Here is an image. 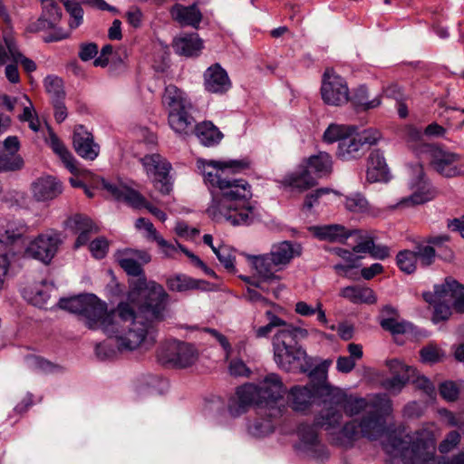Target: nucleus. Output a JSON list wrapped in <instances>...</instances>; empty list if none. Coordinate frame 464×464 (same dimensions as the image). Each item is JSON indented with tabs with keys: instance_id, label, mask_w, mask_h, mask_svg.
I'll use <instances>...</instances> for the list:
<instances>
[{
	"instance_id": "nucleus-1",
	"label": "nucleus",
	"mask_w": 464,
	"mask_h": 464,
	"mask_svg": "<svg viewBox=\"0 0 464 464\" xmlns=\"http://www.w3.org/2000/svg\"><path fill=\"white\" fill-rule=\"evenodd\" d=\"M116 258L129 276H136L129 282L126 301L108 311L104 301L93 294H83L61 298L59 307L77 314L89 329H102L110 338H114L120 352L139 347L150 349L156 343V329L151 320L136 314L134 307L152 320L163 321L170 316L169 295L160 284L147 280L142 268L151 259L147 251L127 248L119 251Z\"/></svg>"
},
{
	"instance_id": "nucleus-2",
	"label": "nucleus",
	"mask_w": 464,
	"mask_h": 464,
	"mask_svg": "<svg viewBox=\"0 0 464 464\" xmlns=\"http://www.w3.org/2000/svg\"><path fill=\"white\" fill-rule=\"evenodd\" d=\"M343 399L339 403H329L326 411L316 415L314 424L302 423L299 425L297 434L299 441L296 449L317 459H324L328 457L326 447L319 439L317 429L324 428L331 431L339 427L343 418L341 410L345 413L353 416L364 412L360 422L352 420L346 423L341 430L340 443H344L343 439L351 441L361 433L362 437L369 440H377L385 431L384 416L392 411V401L386 394H378L371 401L363 398L347 396L342 390Z\"/></svg>"
},
{
	"instance_id": "nucleus-3",
	"label": "nucleus",
	"mask_w": 464,
	"mask_h": 464,
	"mask_svg": "<svg viewBox=\"0 0 464 464\" xmlns=\"http://www.w3.org/2000/svg\"><path fill=\"white\" fill-rule=\"evenodd\" d=\"M197 167L207 186L219 190L212 192V200L207 208L208 217L216 221L226 220L233 226H248L256 218V207L251 201L252 191L248 182L230 179L229 172H239L249 168L246 160L207 161L198 160Z\"/></svg>"
},
{
	"instance_id": "nucleus-4",
	"label": "nucleus",
	"mask_w": 464,
	"mask_h": 464,
	"mask_svg": "<svg viewBox=\"0 0 464 464\" xmlns=\"http://www.w3.org/2000/svg\"><path fill=\"white\" fill-rule=\"evenodd\" d=\"M436 428L427 424L406 436L408 440L394 433H388L382 441L390 455H400L403 464H464V451L450 458L436 455Z\"/></svg>"
},
{
	"instance_id": "nucleus-5",
	"label": "nucleus",
	"mask_w": 464,
	"mask_h": 464,
	"mask_svg": "<svg viewBox=\"0 0 464 464\" xmlns=\"http://www.w3.org/2000/svg\"><path fill=\"white\" fill-rule=\"evenodd\" d=\"M285 392L282 378L277 373H268L256 383L247 382L237 387L235 395L228 400L227 411L232 418H237L251 405H256L259 411H269L271 417H280V401Z\"/></svg>"
},
{
	"instance_id": "nucleus-6",
	"label": "nucleus",
	"mask_w": 464,
	"mask_h": 464,
	"mask_svg": "<svg viewBox=\"0 0 464 464\" xmlns=\"http://www.w3.org/2000/svg\"><path fill=\"white\" fill-rule=\"evenodd\" d=\"M343 399L341 389L325 384L295 385L287 392L290 408L302 414H308L314 405H323L320 415L326 411L329 403H339Z\"/></svg>"
},
{
	"instance_id": "nucleus-7",
	"label": "nucleus",
	"mask_w": 464,
	"mask_h": 464,
	"mask_svg": "<svg viewBox=\"0 0 464 464\" xmlns=\"http://www.w3.org/2000/svg\"><path fill=\"white\" fill-rule=\"evenodd\" d=\"M302 250L299 243L285 240L272 245L269 253L248 256L247 260L257 276L270 280H280L276 272L282 271L295 257L300 256Z\"/></svg>"
},
{
	"instance_id": "nucleus-8",
	"label": "nucleus",
	"mask_w": 464,
	"mask_h": 464,
	"mask_svg": "<svg viewBox=\"0 0 464 464\" xmlns=\"http://www.w3.org/2000/svg\"><path fill=\"white\" fill-rule=\"evenodd\" d=\"M418 154L429 160L441 176L454 178L464 175V157L436 144L420 143Z\"/></svg>"
},
{
	"instance_id": "nucleus-9",
	"label": "nucleus",
	"mask_w": 464,
	"mask_h": 464,
	"mask_svg": "<svg viewBox=\"0 0 464 464\" xmlns=\"http://www.w3.org/2000/svg\"><path fill=\"white\" fill-rule=\"evenodd\" d=\"M198 351L194 345L171 340L163 343L158 351L159 361L176 368H187L198 360Z\"/></svg>"
},
{
	"instance_id": "nucleus-10",
	"label": "nucleus",
	"mask_w": 464,
	"mask_h": 464,
	"mask_svg": "<svg viewBox=\"0 0 464 464\" xmlns=\"http://www.w3.org/2000/svg\"><path fill=\"white\" fill-rule=\"evenodd\" d=\"M140 162L154 187L162 194H169L172 190V180L169 175L171 164L160 154L145 155Z\"/></svg>"
},
{
	"instance_id": "nucleus-11",
	"label": "nucleus",
	"mask_w": 464,
	"mask_h": 464,
	"mask_svg": "<svg viewBox=\"0 0 464 464\" xmlns=\"http://www.w3.org/2000/svg\"><path fill=\"white\" fill-rule=\"evenodd\" d=\"M323 101L332 106H341L349 100V88L345 80L336 74L333 69L324 72L321 86Z\"/></svg>"
},
{
	"instance_id": "nucleus-12",
	"label": "nucleus",
	"mask_w": 464,
	"mask_h": 464,
	"mask_svg": "<svg viewBox=\"0 0 464 464\" xmlns=\"http://www.w3.org/2000/svg\"><path fill=\"white\" fill-rule=\"evenodd\" d=\"M274 360L276 365L285 371L291 372H309L314 374L312 371L311 358L307 356L305 351L297 343L291 348H286L281 353H275Z\"/></svg>"
},
{
	"instance_id": "nucleus-13",
	"label": "nucleus",
	"mask_w": 464,
	"mask_h": 464,
	"mask_svg": "<svg viewBox=\"0 0 464 464\" xmlns=\"http://www.w3.org/2000/svg\"><path fill=\"white\" fill-rule=\"evenodd\" d=\"M22 235L16 223L7 218H0V289L8 275L10 260L7 248Z\"/></svg>"
},
{
	"instance_id": "nucleus-14",
	"label": "nucleus",
	"mask_w": 464,
	"mask_h": 464,
	"mask_svg": "<svg viewBox=\"0 0 464 464\" xmlns=\"http://www.w3.org/2000/svg\"><path fill=\"white\" fill-rule=\"evenodd\" d=\"M60 244V234L54 231H47L40 234L29 243L26 247V254L44 264H49L54 257Z\"/></svg>"
},
{
	"instance_id": "nucleus-15",
	"label": "nucleus",
	"mask_w": 464,
	"mask_h": 464,
	"mask_svg": "<svg viewBox=\"0 0 464 464\" xmlns=\"http://www.w3.org/2000/svg\"><path fill=\"white\" fill-rule=\"evenodd\" d=\"M414 171L416 177L410 183L412 193L409 197L401 198L397 204L398 207L403 208L424 204L433 199L436 196V190L424 178L422 167L416 166Z\"/></svg>"
},
{
	"instance_id": "nucleus-16",
	"label": "nucleus",
	"mask_w": 464,
	"mask_h": 464,
	"mask_svg": "<svg viewBox=\"0 0 464 464\" xmlns=\"http://www.w3.org/2000/svg\"><path fill=\"white\" fill-rule=\"evenodd\" d=\"M31 191L36 201L46 202L57 198L63 192V186L56 178L44 176L32 183Z\"/></svg>"
},
{
	"instance_id": "nucleus-17",
	"label": "nucleus",
	"mask_w": 464,
	"mask_h": 464,
	"mask_svg": "<svg viewBox=\"0 0 464 464\" xmlns=\"http://www.w3.org/2000/svg\"><path fill=\"white\" fill-rule=\"evenodd\" d=\"M435 296L439 299H449L453 308L464 313V285L450 277L441 285H435Z\"/></svg>"
},
{
	"instance_id": "nucleus-18",
	"label": "nucleus",
	"mask_w": 464,
	"mask_h": 464,
	"mask_svg": "<svg viewBox=\"0 0 464 464\" xmlns=\"http://www.w3.org/2000/svg\"><path fill=\"white\" fill-rule=\"evenodd\" d=\"M204 87L211 93L222 94L231 88V82L219 63L209 66L204 72Z\"/></svg>"
},
{
	"instance_id": "nucleus-19",
	"label": "nucleus",
	"mask_w": 464,
	"mask_h": 464,
	"mask_svg": "<svg viewBox=\"0 0 464 464\" xmlns=\"http://www.w3.org/2000/svg\"><path fill=\"white\" fill-rule=\"evenodd\" d=\"M102 188L116 200L123 201L133 208H142L147 203L146 198L137 190L122 185L112 184L104 179L101 180Z\"/></svg>"
},
{
	"instance_id": "nucleus-20",
	"label": "nucleus",
	"mask_w": 464,
	"mask_h": 464,
	"mask_svg": "<svg viewBox=\"0 0 464 464\" xmlns=\"http://www.w3.org/2000/svg\"><path fill=\"white\" fill-rule=\"evenodd\" d=\"M42 14L30 24L31 32L47 31L55 29L62 17L61 9L53 0H42Z\"/></svg>"
},
{
	"instance_id": "nucleus-21",
	"label": "nucleus",
	"mask_w": 464,
	"mask_h": 464,
	"mask_svg": "<svg viewBox=\"0 0 464 464\" xmlns=\"http://www.w3.org/2000/svg\"><path fill=\"white\" fill-rule=\"evenodd\" d=\"M388 367L393 373V377L384 382V386L392 392H399L407 382H411V376L415 374V369L404 364L398 359L388 362Z\"/></svg>"
},
{
	"instance_id": "nucleus-22",
	"label": "nucleus",
	"mask_w": 464,
	"mask_h": 464,
	"mask_svg": "<svg viewBox=\"0 0 464 464\" xmlns=\"http://www.w3.org/2000/svg\"><path fill=\"white\" fill-rule=\"evenodd\" d=\"M307 336L305 329L296 326H286L277 330L272 339L273 353H281L286 348H291L293 345L298 343V338H304Z\"/></svg>"
},
{
	"instance_id": "nucleus-23",
	"label": "nucleus",
	"mask_w": 464,
	"mask_h": 464,
	"mask_svg": "<svg viewBox=\"0 0 464 464\" xmlns=\"http://www.w3.org/2000/svg\"><path fill=\"white\" fill-rule=\"evenodd\" d=\"M73 147L77 154L88 160H95L99 155V145L94 143L91 133L82 126L75 129L73 133Z\"/></svg>"
},
{
	"instance_id": "nucleus-24",
	"label": "nucleus",
	"mask_w": 464,
	"mask_h": 464,
	"mask_svg": "<svg viewBox=\"0 0 464 464\" xmlns=\"http://www.w3.org/2000/svg\"><path fill=\"white\" fill-rule=\"evenodd\" d=\"M279 182L283 187L291 190L304 191L314 187L316 180L310 170L301 164L295 171L285 175Z\"/></svg>"
},
{
	"instance_id": "nucleus-25",
	"label": "nucleus",
	"mask_w": 464,
	"mask_h": 464,
	"mask_svg": "<svg viewBox=\"0 0 464 464\" xmlns=\"http://www.w3.org/2000/svg\"><path fill=\"white\" fill-rule=\"evenodd\" d=\"M167 287L172 292L183 293L190 290H212L213 285L206 280L195 279L184 274L169 276L166 282Z\"/></svg>"
},
{
	"instance_id": "nucleus-26",
	"label": "nucleus",
	"mask_w": 464,
	"mask_h": 464,
	"mask_svg": "<svg viewBox=\"0 0 464 464\" xmlns=\"http://www.w3.org/2000/svg\"><path fill=\"white\" fill-rule=\"evenodd\" d=\"M190 109H172L169 111V125L171 130L181 137L193 133L196 129L195 120L188 113Z\"/></svg>"
},
{
	"instance_id": "nucleus-27",
	"label": "nucleus",
	"mask_w": 464,
	"mask_h": 464,
	"mask_svg": "<svg viewBox=\"0 0 464 464\" xmlns=\"http://www.w3.org/2000/svg\"><path fill=\"white\" fill-rule=\"evenodd\" d=\"M70 14L69 26L71 29L79 27L83 21V10L81 4L87 3L97 6L101 10H113L104 0H61Z\"/></svg>"
},
{
	"instance_id": "nucleus-28",
	"label": "nucleus",
	"mask_w": 464,
	"mask_h": 464,
	"mask_svg": "<svg viewBox=\"0 0 464 464\" xmlns=\"http://www.w3.org/2000/svg\"><path fill=\"white\" fill-rule=\"evenodd\" d=\"M366 179L369 182H386L389 179V169L383 154L376 150L368 158Z\"/></svg>"
},
{
	"instance_id": "nucleus-29",
	"label": "nucleus",
	"mask_w": 464,
	"mask_h": 464,
	"mask_svg": "<svg viewBox=\"0 0 464 464\" xmlns=\"http://www.w3.org/2000/svg\"><path fill=\"white\" fill-rule=\"evenodd\" d=\"M311 231L320 240L340 243L344 242L351 236L357 233L356 231L348 230L343 226L336 224L315 226L311 227Z\"/></svg>"
},
{
	"instance_id": "nucleus-30",
	"label": "nucleus",
	"mask_w": 464,
	"mask_h": 464,
	"mask_svg": "<svg viewBox=\"0 0 464 464\" xmlns=\"http://www.w3.org/2000/svg\"><path fill=\"white\" fill-rule=\"evenodd\" d=\"M170 14L181 25H190L194 28L198 26L202 19L201 12L195 4L189 6L176 4L170 9Z\"/></svg>"
},
{
	"instance_id": "nucleus-31",
	"label": "nucleus",
	"mask_w": 464,
	"mask_h": 464,
	"mask_svg": "<svg viewBox=\"0 0 464 464\" xmlns=\"http://www.w3.org/2000/svg\"><path fill=\"white\" fill-rule=\"evenodd\" d=\"M54 285L47 281H42L23 290L24 297L32 304L43 307L51 296Z\"/></svg>"
},
{
	"instance_id": "nucleus-32",
	"label": "nucleus",
	"mask_w": 464,
	"mask_h": 464,
	"mask_svg": "<svg viewBox=\"0 0 464 464\" xmlns=\"http://www.w3.org/2000/svg\"><path fill=\"white\" fill-rule=\"evenodd\" d=\"M310 172L317 178L329 175L333 170V160L327 152L320 151L316 155L310 156L304 163H302Z\"/></svg>"
},
{
	"instance_id": "nucleus-33",
	"label": "nucleus",
	"mask_w": 464,
	"mask_h": 464,
	"mask_svg": "<svg viewBox=\"0 0 464 464\" xmlns=\"http://www.w3.org/2000/svg\"><path fill=\"white\" fill-rule=\"evenodd\" d=\"M259 417L247 425V432L255 438H263L275 430V420L278 417H271L269 411H259Z\"/></svg>"
},
{
	"instance_id": "nucleus-34",
	"label": "nucleus",
	"mask_w": 464,
	"mask_h": 464,
	"mask_svg": "<svg viewBox=\"0 0 464 464\" xmlns=\"http://www.w3.org/2000/svg\"><path fill=\"white\" fill-rule=\"evenodd\" d=\"M340 295L353 304H374L377 300L372 289L360 285L346 286L341 290Z\"/></svg>"
},
{
	"instance_id": "nucleus-35",
	"label": "nucleus",
	"mask_w": 464,
	"mask_h": 464,
	"mask_svg": "<svg viewBox=\"0 0 464 464\" xmlns=\"http://www.w3.org/2000/svg\"><path fill=\"white\" fill-rule=\"evenodd\" d=\"M174 48L179 54L196 56L203 48V43L198 34H185L175 40Z\"/></svg>"
},
{
	"instance_id": "nucleus-36",
	"label": "nucleus",
	"mask_w": 464,
	"mask_h": 464,
	"mask_svg": "<svg viewBox=\"0 0 464 464\" xmlns=\"http://www.w3.org/2000/svg\"><path fill=\"white\" fill-rule=\"evenodd\" d=\"M163 102L169 110L172 109H191L192 104L188 95L173 84L166 86Z\"/></svg>"
},
{
	"instance_id": "nucleus-37",
	"label": "nucleus",
	"mask_w": 464,
	"mask_h": 464,
	"mask_svg": "<svg viewBox=\"0 0 464 464\" xmlns=\"http://www.w3.org/2000/svg\"><path fill=\"white\" fill-rule=\"evenodd\" d=\"M195 132L201 144L212 147L219 143L222 132L211 121H203L196 125Z\"/></svg>"
},
{
	"instance_id": "nucleus-38",
	"label": "nucleus",
	"mask_w": 464,
	"mask_h": 464,
	"mask_svg": "<svg viewBox=\"0 0 464 464\" xmlns=\"http://www.w3.org/2000/svg\"><path fill=\"white\" fill-rule=\"evenodd\" d=\"M362 146L357 135L353 134L343 139L338 144L337 157L344 161L358 158L362 154Z\"/></svg>"
},
{
	"instance_id": "nucleus-39",
	"label": "nucleus",
	"mask_w": 464,
	"mask_h": 464,
	"mask_svg": "<svg viewBox=\"0 0 464 464\" xmlns=\"http://www.w3.org/2000/svg\"><path fill=\"white\" fill-rule=\"evenodd\" d=\"M47 142L49 143L53 152L59 156L68 170L71 173H76L78 169L74 157L53 131H50Z\"/></svg>"
},
{
	"instance_id": "nucleus-40",
	"label": "nucleus",
	"mask_w": 464,
	"mask_h": 464,
	"mask_svg": "<svg viewBox=\"0 0 464 464\" xmlns=\"http://www.w3.org/2000/svg\"><path fill=\"white\" fill-rule=\"evenodd\" d=\"M423 298L426 302L434 304V312L432 321L437 324L441 321L448 320L451 314V308L450 301L441 298L439 299L435 296V291L433 293L428 292L423 294Z\"/></svg>"
},
{
	"instance_id": "nucleus-41",
	"label": "nucleus",
	"mask_w": 464,
	"mask_h": 464,
	"mask_svg": "<svg viewBox=\"0 0 464 464\" xmlns=\"http://www.w3.org/2000/svg\"><path fill=\"white\" fill-rule=\"evenodd\" d=\"M355 131L356 128L354 126L332 123L324 130L323 140L329 144L337 141L340 143L343 139L353 134Z\"/></svg>"
},
{
	"instance_id": "nucleus-42",
	"label": "nucleus",
	"mask_w": 464,
	"mask_h": 464,
	"mask_svg": "<svg viewBox=\"0 0 464 464\" xmlns=\"http://www.w3.org/2000/svg\"><path fill=\"white\" fill-rule=\"evenodd\" d=\"M353 104L362 110H370L378 107L381 104L380 96L369 100L368 90L364 85L359 86L351 98Z\"/></svg>"
},
{
	"instance_id": "nucleus-43",
	"label": "nucleus",
	"mask_w": 464,
	"mask_h": 464,
	"mask_svg": "<svg viewBox=\"0 0 464 464\" xmlns=\"http://www.w3.org/2000/svg\"><path fill=\"white\" fill-rule=\"evenodd\" d=\"M44 87L48 94L51 96L52 102L64 99L65 93L63 91V81L61 78L54 75H48L44 81Z\"/></svg>"
},
{
	"instance_id": "nucleus-44",
	"label": "nucleus",
	"mask_w": 464,
	"mask_h": 464,
	"mask_svg": "<svg viewBox=\"0 0 464 464\" xmlns=\"http://www.w3.org/2000/svg\"><path fill=\"white\" fill-rule=\"evenodd\" d=\"M417 262L414 250H402L397 255V265L406 274H411L416 270Z\"/></svg>"
},
{
	"instance_id": "nucleus-45",
	"label": "nucleus",
	"mask_w": 464,
	"mask_h": 464,
	"mask_svg": "<svg viewBox=\"0 0 464 464\" xmlns=\"http://www.w3.org/2000/svg\"><path fill=\"white\" fill-rule=\"evenodd\" d=\"M247 285H252L255 288L260 289L264 293L272 292L276 297L279 295V288H270L268 285L277 284L279 285L280 280H270L258 276V278H253L250 276H240Z\"/></svg>"
},
{
	"instance_id": "nucleus-46",
	"label": "nucleus",
	"mask_w": 464,
	"mask_h": 464,
	"mask_svg": "<svg viewBox=\"0 0 464 464\" xmlns=\"http://www.w3.org/2000/svg\"><path fill=\"white\" fill-rule=\"evenodd\" d=\"M66 227L74 233H80L84 230H94L95 227L92 221L86 216L76 214L66 221Z\"/></svg>"
},
{
	"instance_id": "nucleus-47",
	"label": "nucleus",
	"mask_w": 464,
	"mask_h": 464,
	"mask_svg": "<svg viewBox=\"0 0 464 464\" xmlns=\"http://www.w3.org/2000/svg\"><path fill=\"white\" fill-rule=\"evenodd\" d=\"M7 47L8 52L10 53L11 62H14L15 63H21L27 72H32L35 71V63L33 60L24 57L22 54V53L19 51L16 45V43H10Z\"/></svg>"
},
{
	"instance_id": "nucleus-48",
	"label": "nucleus",
	"mask_w": 464,
	"mask_h": 464,
	"mask_svg": "<svg viewBox=\"0 0 464 464\" xmlns=\"http://www.w3.org/2000/svg\"><path fill=\"white\" fill-rule=\"evenodd\" d=\"M347 210L353 213H364L368 210V201L361 193H353L345 198Z\"/></svg>"
},
{
	"instance_id": "nucleus-49",
	"label": "nucleus",
	"mask_w": 464,
	"mask_h": 464,
	"mask_svg": "<svg viewBox=\"0 0 464 464\" xmlns=\"http://www.w3.org/2000/svg\"><path fill=\"white\" fill-rule=\"evenodd\" d=\"M24 166V160L20 155L0 154V172L19 170Z\"/></svg>"
},
{
	"instance_id": "nucleus-50",
	"label": "nucleus",
	"mask_w": 464,
	"mask_h": 464,
	"mask_svg": "<svg viewBox=\"0 0 464 464\" xmlns=\"http://www.w3.org/2000/svg\"><path fill=\"white\" fill-rule=\"evenodd\" d=\"M213 252L216 255L218 261L224 266L228 271H234L235 269V256L231 253L230 249L227 246H219L213 247Z\"/></svg>"
},
{
	"instance_id": "nucleus-51",
	"label": "nucleus",
	"mask_w": 464,
	"mask_h": 464,
	"mask_svg": "<svg viewBox=\"0 0 464 464\" xmlns=\"http://www.w3.org/2000/svg\"><path fill=\"white\" fill-rule=\"evenodd\" d=\"M381 326L392 334H400L406 333L410 329L411 324L407 322H399L393 317H389L381 320Z\"/></svg>"
},
{
	"instance_id": "nucleus-52",
	"label": "nucleus",
	"mask_w": 464,
	"mask_h": 464,
	"mask_svg": "<svg viewBox=\"0 0 464 464\" xmlns=\"http://www.w3.org/2000/svg\"><path fill=\"white\" fill-rule=\"evenodd\" d=\"M414 252L420 266L427 267L433 263L435 258V250L432 246L428 245H419L415 247Z\"/></svg>"
},
{
	"instance_id": "nucleus-53",
	"label": "nucleus",
	"mask_w": 464,
	"mask_h": 464,
	"mask_svg": "<svg viewBox=\"0 0 464 464\" xmlns=\"http://www.w3.org/2000/svg\"><path fill=\"white\" fill-rule=\"evenodd\" d=\"M444 356V353L435 344H429L420 350L421 361L429 363L440 362Z\"/></svg>"
},
{
	"instance_id": "nucleus-54",
	"label": "nucleus",
	"mask_w": 464,
	"mask_h": 464,
	"mask_svg": "<svg viewBox=\"0 0 464 464\" xmlns=\"http://www.w3.org/2000/svg\"><path fill=\"white\" fill-rule=\"evenodd\" d=\"M460 441V434L452 430L447 434L445 439L439 444V450L440 453L446 454L453 450Z\"/></svg>"
},
{
	"instance_id": "nucleus-55",
	"label": "nucleus",
	"mask_w": 464,
	"mask_h": 464,
	"mask_svg": "<svg viewBox=\"0 0 464 464\" xmlns=\"http://www.w3.org/2000/svg\"><path fill=\"white\" fill-rule=\"evenodd\" d=\"M411 382H413L418 389L423 391L429 397H432L435 393V387L432 382L428 378L418 375L416 370L414 376H411Z\"/></svg>"
},
{
	"instance_id": "nucleus-56",
	"label": "nucleus",
	"mask_w": 464,
	"mask_h": 464,
	"mask_svg": "<svg viewBox=\"0 0 464 464\" xmlns=\"http://www.w3.org/2000/svg\"><path fill=\"white\" fill-rule=\"evenodd\" d=\"M98 54V45L94 43H82L79 46V58L82 62H88Z\"/></svg>"
},
{
	"instance_id": "nucleus-57",
	"label": "nucleus",
	"mask_w": 464,
	"mask_h": 464,
	"mask_svg": "<svg viewBox=\"0 0 464 464\" xmlns=\"http://www.w3.org/2000/svg\"><path fill=\"white\" fill-rule=\"evenodd\" d=\"M108 241L102 237L92 241L89 247L92 255L95 258L101 259L105 256L108 250Z\"/></svg>"
},
{
	"instance_id": "nucleus-58",
	"label": "nucleus",
	"mask_w": 464,
	"mask_h": 464,
	"mask_svg": "<svg viewBox=\"0 0 464 464\" xmlns=\"http://www.w3.org/2000/svg\"><path fill=\"white\" fill-rule=\"evenodd\" d=\"M362 146L364 145H374L381 139V133L379 130L374 129L364 130L357 134Z\"/></svg>"
},
{
	"instance_id": "nucleus-59",
	"label": "nucleus",
	"mask_w": 464,
	"mask_h": 464,
	"mask_svg": "<svg viewBox=\"0 0 464 464\" xmlns=\"http://www.w3.org/2000/svg\"><path fill=\"white\" fill-rule=\"evenodd\" d=\"M440 395L449 401H455L459 396V389L452 382H445L440 386Z\"/></svg>"
},
{
	"instance_id": "nucleus-60",
	"label": "nucleus",
	"mask_w": 464,
	"mask_h": 464,
	"mask_svg": "<svg viewBox=\"0 0 464 464\" xmlns=\"http://www.w3.org/2000/svg\"><path fill=\"white\" fill-rule=\"evenodd\" d=\"M204 331L209 334L220 344V346L223 348L225 352L226 358L227 359L232 352V347L227 338L215 329L206 328Z\"/></svg>"
},
{
	"instance_id": "nucleus-61",
	"label": "nucleus",
	"mask_w": 464,
	"mask_h": 464,
	"mask_svg": "<svg viewBox=\"0 0 464 464\" xmlns=\"http://www.w3.org/2000/svg\"><path fill=\"white\" fill-rule=\"evenodd\" d=\"M135 226L138 229L145 230L147 232V237L156 241L157 237L160 235L157 232L153 224L147 218H140L136 220Z\"/></svg>"
},
{
	"instance_id": "nucleus-62",
	"label": "nucleus",
	"mask_w": 464,
	"mask_h": 464,
	"mask_svg": "<svg viewBox=\"0 0 464 464\" xmlns=\"http://www.w3.org/2000/svg\"><path fill=\"white\" fill-rule=\"evenodd\" d=\"M229 372L233 376L247 377L250 374V369L242 360H232L228 367Z\"/></svg>"
},
{
	"instance_id": "nucleus-63",
	"label": "nucleus",
	"mask_w": 464,
	"mask_h": 464,
	"mask_svg": "<svg viewBox=\"0 0 464 464\" xmlns=\"http://www.w3.org/2000/svg\"><path fill=\"white\" fill-rule=\"evenodd\" d=\"M374 241L372 237L368 234L361 235L360 241L353 246L355 253H369L371 254Z\"/></svg>"
},
{
	"instance_id": "nucleus-64",
	"label": "nucleus",
	"mask_w": 464,
	"mask_h": 464,
	"mask_svg": "<svg viewBox=\"0 0 464 464\" xmlns=\"http://www.w3.org/2000/svg\"><path fill=\"white\" fill-rule=\"evenodd\" d=\"M156 242L161 248L163 255L166 257H174L179 250H180L179 244L174 245L165 240L161 236L157 237Z\"/></svg>"
}]
</instances>
